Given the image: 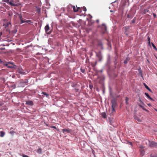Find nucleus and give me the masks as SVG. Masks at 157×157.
<instances>
[{"mask_svg":"<svg viewBox=\"0 0 157 157\" xmlns=\"http://www.w3.org/2000/svg\"><path fill=\"white\" fill-rule=\"evenodd\" d=\"M51 127L52 128L56 129V127L55 126H51Z\"/></svg>","mask_w":157,"mask_h":157,"instance_id":"f704fd0d","label":"nucleus"},{"mask_svg":"<svg viewBox=\"0 0 157 157\" xmlns=\"http://www.w3.org/2000/svg\"><path fill=\"white\" fill-rule=\"evenodd\" d=\"M22 156L23 157H29L28 156L25 155H23Z\"/></svg>","mask_w":157,"mask_h":157,"instance_id":"72a5a7b5","label":"nucleus"},{"mask_svg":"<svg viewBox=\"0 0 157 157\" xmlns=\"http://www.w3.org/2000/svg\"><path fill=\"white\" fill-rule=\"evenodd\" d=\"M74 11L75 12H77L80 9V8L78 7L77 9L75 8V6H72Z\"/></svg>","mask_w":157,"mask_h":157,"instance_id":"f8f14e48","label":"nucleus"},{"mask_svg":"<svg viewBox=\"0 0 157 157\" xmlns=\"http://www.w3.org/2000/svg\"><path fill=\"white\" fill-rule=\"evenodd\" d=\"M140 151L141 155L142 156L144 155L145 151L143 149H140Z\"/></svg>","mask_w":157,"mask_h":157,"instance_id":"2eb2a0df","label":"nucleus"},{"mask_svg":"<svg viewBox=\"0 0 157 157\" xmlns=\"http://www.w3.org/2000/svg\"><path fill=\"white\" fill-rule=\"evenodd\" d=\"M10 133L11 135H13L14 134L15 132L13 131H11Z\"/></svg>","mask_w":157,"mask_h":157,"instance_id":"c85d7f7f","label":"nucleus"},{"mask_svg":"<svg viewBox=\"0 0 157 157\" xmlns=\"http://www.w3.org/2000/svg\"><path fill=\"white\" fill-rule=\"evenodd\" d=\"M136 120L139 122H141V119L138 117H136L135 118Z\"/></svg>","mask_w":157,"mask_h":157,"instance_id":"bb28decb","label":"nucleus"},{"mask_svg":"<svg viewBox=\"0 0 157 157\" xmlns=\"http://www.w3.org/2000/svg\"><path fill=\"white\" fill-rule=\"evenodd\" d=\"M140 101L141 103H142V104H144V103L142 102V101L141 100H140Z\"/></svg>","mask_w":157,"mask_h":157,"instance_id":"4c0bfd02","label":"nucleus"},{"mask_svg":"<svg viewBox=\"0 0 157 157\" xmlns=\"http://www.w3.org/2000/svg\"><path fill=\"white\" fill-rule=\"evenodd\" d=\"M144 147L143 146H140V148L141 149V148H144Z\"/></svg>","mask_w":157,"mask_h":157,"instance_id":"c9c22d12","label":"nucleus"},{"mask_svg":"<svg viewBox=\"0 0 157 157\" xmlns=\"http://www.w3.org/2000/svg\"><path fill=\"white\" fill-rule=\"evenodd\" d=\"M11 25V23L10 21L7 20H4V23L3 26L5 28L9 27V26Z\"/></svg>","mask_w":157,"mask_h":157,"instance_id":"f257e3e1","label":"nucleus"},{"mask_svg":"<svg viewBox=\"0 0 157 157\" xmlns=\"http://www.w3.org/2000/svg\"><path fill=\"white\" fill-rule=\"evenodd\" d=\"M98 45L100 46L102 49L103 48V45L102 42L100 40H98Z\"/></svg>","mask_w":157,"mask_h":157,"instance_id":"9b49d317","label":"nucleus"},{"mask_svg":"<svg viewBox=\"0 0 157 157\" xmlns=\"http://www.w3.org/2000/svg\"><path fill=\"white\" fill-rule=\"evenodd\" d=\"M19 73H20V74H23V75H24L25 74V72L23 71H22L21 70H19L18 71Z\"/></svg>","mask_w":157,"mask_h":157,"instance_id":"4be33fe9","label":"nucleus"},{"mask_svg":"<svg viewBox=\"0 0 157 157\" xmlns=\"http://www.w3.org/2000/svg\"><path fill=\"white\" fill-rule=\"evenodd\" d=\"M4 64L6 65L9 68H12L13 67L12 66H9V64H12V63H10V62H8V63H3Z\"/></svg>","mask_w":157,"mask_h":157,"instance_id":"9d476101","label":"nucleus"},{"mask_svg":"<svg viewBox=\"0 0 157 157\" xmlns=\"http://www.w3.org/2000/svg\"><path fill=\"white\" fill-rule=\"evenodd\" d=\"M89 16H90V19H91L92 17V16L91 15H90Z\"/></svg>","mask_w":157,"mask_h":157,"instance_id":"a19ab883","label":"nucleus"},{"mask_svg":"<svg viewBox=\"0 0 157 157\" xmlns=\"http://www.w3.org/2000/svg\"><path fill=\"white\" fill-rule=\"evenodd\" d=\"M31 21L30 20H25V22L27 23H29L30 22H31Z\"/></svg>","mask_w":157,"mask_h":157,"instance_id":"7c9ffc66","label":"nucleus"},{"mask_svg":"<svg viewBox=\"0 0 157 157\" xmlns=\"http://www.w3.org/2000/svg\"><path fill=\"white\" fill-rule=\"evenodd\" d=\"M37 152L40 154H41L42 153V150L41 148H39L37 151Z\"/></svg>","mask_w":157,"mask_h":157,"instance_id":"6ab92c4d","label":"nucleus"},{"mask_svg":"<svg viewBox=\"0 0 157 157\" xmlns=\"http://www.w3.org/2000/svg\"><path fill=\"white\" fill-rule=\"evenodd\" d=\"M80 70L82 72L84 73V74H86V72L85 69L84 68L81 67L80 68Z\"/></svg>","mask_w":157,"mask_h":157,"instance_id":"ddd939ff","label":"nucleus"},{"mask_svg":"<svg viewBox=\"0 0 157 157\" xmlns=\"http://www.w3.org/2000/svg\"><path fill=\"white\" fill-rule=\"evenodd\" d=\"M3 62L2 61L1 59H0V63L3 64Z\"/></svg>","mask_w":157,"mask_h":157,"instance_id":"e433bc0d","label":"nucleus"},{"mask_svg":"<svg viewBox=\"0 0 157 157\" xmlns=\"http://www.w3.org/2000/svg\"><path fill=\"white\" fill-rule=\"evenodd\" d=\"M135 20L134 19H133L132 21V23H134L135 22Z\"/></svg>","mask_w":157,"mask_h":157,"instance_id":"473e14b6","label":"nucleus"},{"mask_svg":"<svg viewBox=\"0 0 157 157\" xmlns=\"http://www.w3.org/2000/svg\"><path fill=\"white\" fill-rule=\"evenodd\" d=\"M82 9L85 12L86 11V8L84 6L83 7Z\"/></svg>","mask_w":157,"mask_h":157,"instance_id":"c756f323","label":"nucleus"},{"mask_svg":"<svg viewBox=\"0 0 157 157\" xmlns=\"http://www.w3.org/2000/svg\"><path fill=\"white\" fill-rule=\"evenodd\" d=\"M25 104L27 105H32L33 104V103L32 101H26Z\"/></svg>","mask_w":157,"mask_h":157,"instance_id":"1a4fd4ad","label":"nucleus"},{"mask_svg":"<svg viewBox=\"0 0 157 157\" xmlns=\"http://www.w3.org/2000/svg\"><path fill=\"white\" fill-rule=\"evenodd\" d=\"M101 116L102 117L105 118H106V113L104 112V113H101Z\"/></svg>","mask_w":157,"mask_h":157,"instance_id":"412c9836","label":"nucleus"},{"mask_svg":"<svg viewBox=\"0 0 157 157\" xmlns=\"http://www.w3.org/2000/svg\"><path fill=\"white\" fill-rule=\"evenodd\" d=\"M150 157H156L155 156H150Z\"/></svg>","mask_w":157,"mask_h":157,"instance_id":"c03bdc74","label":"nucleus"},{"mask_svg":"<svg viewBox=\"0 0 157 157\" xmlns=\"http://www.w3.org/2000/svg\"><path fill=\"white\" fill-rule=\"evenodd\" d=\"M0 136H1V137H3L5 135V132L2 131H1L0 132Z\"/></svg>","mask_w":157,"mask_h":157,"instance_id":"a211bd4d","label":"nucleus"},{"mask_svg":"<svg viewBox=\"0 0 157 157\" xmlns=\"http://www.w3.org/2000/svg\"><path fill=\"white\" fill-rule=\"evenodd\" d=\"M99 60L100 61V60H101V59H99Z\"/></svg>","mask_w":157,"mask_h":157,"instance_id":"de8ad7c7","label":"nucleus"},{"mask_svg":"<svg viewBox=\"0 0 157 157\" xmlns=\"http://www.w3.org/2000/svg\"><path fill=\"white\" fill-rule=\"evenodd\" d=\"M42 94H43L45 95L47 97H48L49 96L48 94H47L45 92H42Z\"/></svg>","mask_w":157,"mask_h":157,"instance_id":"393cba45","label":"nucleus"},{"mask_svg":"<svg viewBox=\"0 0 157 157\" xmlns=\"http://www.w3.org/2000/svg\"><path fill=\"white\" fill-rule=\"evenodd\" d=\"M45 30L47 34H50L51 33V32H50L49 31V27L48 25H46L45 27Z\"/></svg>","mask_w":157,"mask_h":157,"instance_id":"0eeeda50","label":"nucleus"},{"mask_svg":"<svg viewBox=\"0 0 157 157\" xmlns=\"http://www.w3.org/2000/svg\"><path fill=\"white\" fill-rule=\"evenodd\" d=\"M24 83H25L26 84L27 83V82H24Z\"/></svg>","mask_w":157,"mask_h":157,"instance_id":"79ce46f5","label":"nucleus"},{"mask_svg":"<svg viewBox=\"0 0 157 157\" xmlns=\"http://www.w3.org/2000/svg\"><path fill=\"white\" fill-rule=\"evenodd\" d=\"M19 18L20 21V24L25 22L26 19H24L22 17L21 14H19Z\"/></svg>","mask_w":157,"mask_h":157,"instance_id":"39448f33","label":"nucleus"},{"mask_svg":"<svg viewBox=\"0 0 157 157\" xmlns=\"http://www.w3.org/2000/svg\"><path fill=\"white\" fill-rule=\"evenodd\" d=\"M2 104L0 103V106H2Z\"/></svg>","mask_w":157,"mask_h":157,"instance_id":"37998d69","label":"nucleus"},{"mask_svg":"<svg viewBox=\"0 0 157 157\" xmlns=\"http://www.w3.org/2000/svg\"><path fill=\"white\" fill-rule=\"evenodd\" d=\"M152 14L154 18H155L156 17V15L155 13H153Z\"/></svg>","mask_w":157,"mask_h":157,"instance_id":"2f4dec72","label":"nucleus"},{"mask_svg":"<svg viewBox=\"0 0 157 157\" xmlns=\"http://www.w3.org/2000/svg\"><path fill=\"white\" fill-rule=\"evenodd\" d=\"M62 131L63 133L66 132L67 133H70L71 131V130L68 128L67 129H62Z\"/></svg>","mask_w":157,"mask_h":157,"instance_id":"6e6552de","label":"nucleus"},{"mask_svg":"<svg viewBox=\"0 0 157 157\" xmlns=\"http://www.w3.org/2000/svg\"><path fill=\"white\" fill-rule=\"evenodd\" d=\"M130 59L129 57L126 58L125 60L124 61V63L125 64L127 63Z\"/></svg>","mask_w":157,"mask_h":157,"instance_id":"dca6fc26","label":"nucleus"},{"mask_svg":"<svg viewBox=\"0 0 157 157\" xmlns=\"http://www.w3.org/2000/svg\"><path fill=\"white\" fill-rule=\"evenodd\" d=\"M144 86L145 87V88L148 90L150 92H151V90L150 89V88L148 87V86L146 85V84L145 83L144 84Z\"/></svg>","mask_w":157,"mask_h":157,"instance_id":"f3484780","label":"nucleus"},{"mask_svg":"<svg viewBox=\"0 0 157 157\" xmlns=\"http://www.w3.org/2000/svg\"><path fill=\"white\" fill-rule=\"evenodd\" d=\"M147 61L148 63H149V60H148V59H147Z\"/></svg>","mask_w":157,"mask_h":157,"instance_id":"a18cd8bd","label":"nucleus"},{"mask_svg":"<svg viewBox=\"0 0 157 157\" xmlns=\"http://www.w3.org/2000/svg\"><path fill=\"white\" fill-rule=\"evenodd\" d=\"M149 10L147 9H144V13L145 14L146 13L148 12Z\"/></svg>","mask_w":157,"mask_h":157,"instance_id":"cd10ccee","label":"nucleus"},{"mask_svg":"<svg viewBox=\"0 0 157 157\" xmlns=\"http://www.w3.org/2000/svg\"><path fill=\"white\" fill-rule=\"evenodd\" d=\"M151 44H152V47L155 50H156L157 51V49L156 48V47L155 46V45L152 43H151Z\"/></svg>","mask_w":157,"mask_h":157,"instance_id":"5701e85b","label":"nucleus"},{"mask_svg":"<svg viewBox=\"0 0 157 157\" xmlns=\"http://www.w3.org/2000/svg\"><path fill=\"white\" fill-rule=\"evenodd\" d=\"M138 105L141 108L143 109L145 111H146L147 112H149V111L148 110H147V109H145L144 108V107L142 105H141L140 104H139Z\"/></svg>","mask_w":157,"mask_h":157,"instance_id":"4468645a","label":"nucleus"},{"mask_svg":"<svg viewBox=\"0 0 157 157\" xmlns=\"http://www.w3.org/2000/svg\"><path fill=\"white\" fill-rule=\"evenodd\" d=\"M145 95L147 96V97L149 98V99H150L151 100H152V98H151L150 96L149 95V94H148V93H145Z\"/></svg>","mask_w":157,"mask_h":157,"instance_id":"aec40b11","label":"nucleus"},{"mask_svg":"<svg viewBox=\"0 0 157 157\" xmlns=\"http://www.w3.org/2000/svg\"><path fill=\"white\" fill-rule=\"evenodd\" d=\"M149 142V147H157V143H155L154 141H151L149 140H148Z\"/></svg>","mask_w":157,"mask_h":157,"instance_id":"7ed1b4c3","label":"nucleus"},{"mask_svg":"<svg viewBox=\"0 0 157 157\" xmlns=\"http://www.w3.org/2000/svg\"><path fill=\"white\" fill-rule=\"evenodd\" d=\"M6 2L9 3V5L11 6H17V4L13 3L14 2L13 0H6Z\"/></svg>","mask_w":157,"mask_h":157,"instance_id":"20e7f679","label":"nucleus"},{"mask_svg":"<svg viewBox=\"0 0 157 157\" xmlns=\"http://www.w3.org/2000/svg\"><path fill=\"white\" fill-rule=\"evenodd\" d=\"M13 129V128H10V130H11V129Z\"/></svg>","mask_w":157,"mask_h":157,"instance_id":"49530a36","label":"nucleus"},{"mask_svg":"<svg viewBox=\"0 0 157 157\" xmlns=\"http://www.w3.org/2000/svg\"><path fill=\"white\" fill-rule=\"evenodd\" d=\"M96 21L98 23H99V20H98V19L97 20H96Z\"/></svg>","mask_w":157,"mask_h":157,"instance_id":"58836bf2","label":"nucleus"},{"mask_svg":"<svg viewBox=\"0 0 157 157\" xmlns=\"http://www.w3.org/2000/svg\"><path fill=\"white\" fill-rule=\"evenodd\" d=\"M128 100H129V98L128 97H126L125 98V103H126V104L127 105L128 104Z\"/></svg>","mask_w":157,"mask_h":157,"instance_id":"b1692460","label":"nucleus"},{"mask_svg":"<svg viewBox=\"0 0 157 157\" xmlns=\"http://www.w3.org/2000/svg\"><path fill=\"white\" fill-rule=\"evenodd\" d=\"M112 105V112H115V108L116 107L117 104L116 101L114 100H112L111 101Z\"/></svg>","mask_w":157,"mask_h":157,"instance_id":"f03ea898","label":"nucleus"},{"mask_svg":"<svg viewBox=\"0 0 157 157\" xmlns=\"http://www.w3.org/2000/svg\"><path fill=\"white\" fill-rule=\"evenodd\" d=\"M147 105H148L149 106H151V105L150 104H147Z\"/></svg>","mask_w":157,"mask_h":157,"instance_id":"ea45409f","label":"nucleus"},{"mask_svg":"<svg viewBox=\"0 0 157 157\" xmlns=\"http://www.w3.org/2000/svg\"><path fill=\"white\" fill-rule=\"evenodd\" d=\"M101 29L102 33L103 34L105 33L107 29V27L104 24H102L101 26Z\"/></svg>","mask_w":157,"mask_h":157,"instance_id":"423d86ee","label":"nucleus"},{"mask_svg":"<svg viewBox=\"0 0 157 157\" xmlns=\"http://www.w3.org/2000/svg\"><path fill=\"white\" fill-rule=\"evenodd\" d=\"M147 39V41H148V43L149 44H150V38L149 36H148Z\"/></svg>","mask_w":157,"mask_h":157,"instance_id":"a878e982","label":"nucleus"}]
</instances>
